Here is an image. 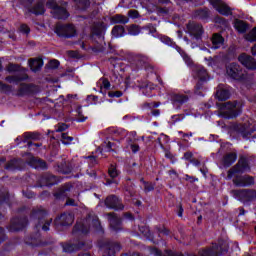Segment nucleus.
I'll return each mask as SVG.
<instances>
[{"instance_id":"nucleus-46","label":"nucleus","mask_w":256,"mask_h":256,"mask_svg":"<svg viewBox=\"0 0 256 256\" xmlns=\"http://www.w3.org/2000/svg\"><path fill=\"white\" fill-rule=\"evenodd\" d=\"M232 181L236 185V187H245V175L235 176Z\"/></svg>"},{"instance_id":"nucleus-63","label":"nucleus","mask_w":256,"mask_h":256,"mask_svg":"<svg viewBox=\"0 0 256 256\" xmlns=\"http://www.w3.org/2000/svg\"><path fill=\"white\" fill-rule=\"evenodd\" d=\"M102 85H103L104 89H110L111 82H109V80L107 78H103L102 79Z\"/></svg>"},{"instance_id":"nucleus-22","label":"nucleus","mask_w":256,"mask_h":256,"mask_svg":"<svg viewBox=\"0 0 256 256\" xmlns=\"http://www.w3.org/2000/svg\"><path fill=\"white\" fill-rule=\"evenodd\" d=\"M105 31H107V25L104 22H98L92 28V35H95L98 39H103Z\"/></svg>"},{"instance_id":"nucleus-44","label":"nucleus","mask_w":256,"mask_h":256,"mask_svg":"<svg viewBox=\"0 0 256 256\" xmlns=\"http://www.w3.org/2000/svg\"><path fill=\"white\" fill-rule=\"evenodd\" d=\"M9 201V191L5 188L0 189V205Z\"/></svg>"},{"instance_id":"nucleus-23","label":"nucleus","mask_w":256,"mask_h":256,"mask_svg":"<svg viewBox=\"0 0 256 256\" xmlns=\"http://www.w3.org/2000/svg\"><path fill=\"white\" fill-rule=\"evenodd\" d=\"M71 187L70 184H64L62 187L58 188L54 193L55 199H65L66 197H69Z\"/></svg>"},{"instance_id":"nucleus-9","label":"nucleus","mask_w":256,"mask_h":256,"mask_svg":"<svg viewBox=\"0 0 256 256\" xmlns=\"http://www.w3.org/2000/svg\"><path fill=\"white\" fill-rule=\"evenodd\" d=\"M99 247L102 251V256H115L117 251H121V246L119 243L111 242L109 240H104L102 245Z\"/></svg>"},{"instance_id":"nucleus-40","label":"nucleus","mask_w":256,"mask_h":256,"mask_svg":"<svg viewBox=\"0 0 256 256\" xmlns=\"http://www.w3.org/2000/svg\"><path fill=\"white\" fill-rule=\"evenodd\" d=\"M111 33L113 37H116V38L123 37L125 35V27L121 25H116L112 28Z\"/></svg>"},{"instance_id":"nucleus-49","label":"nucleus","mask_w":256,"mask_h":256,"mask_svg":"<svg viewBox=\"0 0 256 256\" xmlns=\"http://www.w3.org/2000/svg\"><path fill=\"white\" fill-rule=\"evenodd\" d=\"M19 71H21V66H19V64H13V63L8 64L7 66L8 73H17Z\"/></svg>"},{"instance_id":"nucleus-51","label":"nucleus","mask_w":256,"mask_h":256,"mask_svg":"<svg viewBox=\"0 0 256 256\" xmlns=\"http://www.w3.org/2000/svg\"><path fill=\"white\" fill-rule=\"evenodd\" d=\"M61 141L64 145H70L71 141H73V137L69 136L67 133H62Z\"/></svg>"},{"instance_id":"nucleus-26","label":"nucleus","mask_w":256,"mask_h":256,"mask_svg":"<svg viewBox=\"0 0 256 256\" xmlns=\"http://www.w3.org/2000/svg\"><path fill=\"white\" fill-rule=\"evenodd\" d=\"M212 49H221L225 44V38L219 33H214L211 37Z\"/></svg>"},{"instance_id":"nucleus-19","label":"nucleus","mask_w":256,"mask_h":256,"mask_svg":"<svg viewBox=\"0 0 256 256\" xmlns=\"http://www.w3.org/2000/svg\"><path fill=\"white\" fill-rule=\"evenodd\" d=\"M238 61H240V63L242 65H244V67H246V69H256V61L255 58H253L250 55H247L245 53L241 54L238 57Z\"/></svg>"},{"instance_id":"nucleus-53","label":"nucleus","mask_w":256,"mask_h":256,"mask_svg":"<svg viewBox=\"0 0 256 256\" xmlns=\"http://www.w3.org/2000/svg\"><path fill=\"white\" fill-rule=\"evenodd\" d=\"M255 184V178L253 176L244 175V187Z\"/></svg>"},{"instance_id":"nucleus-15","label":"nucleus","mask_w":256,"mask_h":256,"mask_svg":"<svg viewBox=\"0 0 256 256\" xmlns=\"http://www.w3.org/2000/svg\"><path fill=\"white\" fill-rule=\"evenodd\" d=\"M187 30L195 39H201V35H203V26L199 23L189 22L187 24Z\"/></svg>"},{"instance_id":"nucleus-41","label":"nucleus","mask_w":256,"mask_h":256,"mask_svg":"<svg viewBox=\"0 0 256 256\" xmlns=\"http://www.w3.org/2000/svg\"><path fill=\"white\" fill-rule=\"evenodd\" d=\"M93 248V244H91V242L89 241H83V240H79L76 242V249H83L84 251H88V249H92Z\"/></svg>"},{"instance_id":"nucleus-7","label":"nucleus","mask_w":256,"mask_h":256,"mask_svg":"<svg viewBox=\"0 0 256 256\" xmlns=\"http://www.w3.org/2000/svg\"><path fill=\"white\" fill-rule=\"evenodd\" d=\"M232 195L242 203H249L251 201H255L256 199V190L253 189H241V190H233Z\"/></svg>"},{"instance_id":"nucleus-18","label":"nucleus","mask_w":256,"mask_h":256,"mask_svg":"<svg viewBox=\"0 0 256 256\" xmlns=\"http://www.w3.org/2000/svg\"><path fill=\"white\" fill-rule=\"evenodd\" d=\"M35 91H37V86L33 84L22 83L18 88L17 95L18 97H25V95H31L35 93Z\"/></svg>"},{"instance_id":"nucleus-56","label":"nucleus","mask_w":256,"mask_h":256,"mask_svg":"<svg viewBox=\"0 0 256 256\" xmlns=\"http://www.w3.org/2000/svg\"><path fill=\"white\" fill-rule=\"evenodd\" d=\"M0 91H3L4 93H11L12 87L11 85L0 82Z\"/></svg>"},{"instance_id":"nucleus-14","label":"nucleus","mask_w":256,"mask_h":256,"mask_svg":"<svg viewBox=\"0 0 256 256\" xmlns=\"http://www.w3.org/2000/svg\"><path fill=\"white\" fill-rule=\"evenodd\" d=\"M213 7L220 13V15H224L226 17H229V15H232L231 8L223 2V0H213Z\"/></svg>"},{"instance_id":"nucleus-10","label":"nucleus","mask_w":256,"mask_h":256,"mask_svg":"<svg viewBox=\"0 0 256 256\" xmlns=\"http://www.w3.org/2000/svg\"><path fill=\"white\" fill-rule=\"evenodd\" d=\"M105 217H107L108 223L112 231H115L116 233L119 231H123V220L121 219V217H119V215H117V213H106Z\"/></svg>"},{"instance_id":"nucleus-43","label":"nucleus","mask_w":256,"mask_h":256,"mask_svg":"<svg viewBox=\"0 0 256 256\" xmlns=\"http://www.w3.org/2000/svg\"><path fill=\"white\" fill-rule=\"evenodd\" d=\"M120 174L121 172L117 170V167L111 164L108 169V175L111 177V179H116V177H119Z\"/></svg>"},{"instance_id":"nucleus-48","label":"nucleus","mask_w":256,"mask_h":256,"mask_svg":"<svg viewBox=\"0 0 256 256\" xmlns=\"http://www.w3.org/2000/svg\"><path fill=\"white\" fill-rule=\"evenodd\" d=\"M139 231L142 235H144L146 237V239H152L151 236V230H149V227L147 226H140L139 227Z\"/></svg>"},{"instance_id":"nucleus-42","label":"nucleus","mask_w":256,"mask_h":256,"mask_svg":"<svg viewBox=\"0 0 256 256\" xmlns=\"http://www.w3.org/2000/svg\"><path fill=\"white\" fill-rule=\"evenodd\" d=\"M76 3V6L80 11H87L89 9V6L91 5V2L89 0H74Z\"/></svg>"},{"instance_id":"nucleus-20","label":"nucleus","mask_w":256,"mask_h":256,"mask_svg":"<svg viewBox=\"0 0 256 256\" xmlns=\"http://www.w3.org/2000/svg\"><path fill=\"white\" fill-rule=\"evenodd\" d=\"M216 97L218 101H227L231 97V93L224 84H219L216 88Z\"/></svg>"},{"instance_id":"nucleus-6","label":"nucleus","mask_w":256,"mask_h":256,"mask_svg":"<svg viewBox=\"0 0 256 256\" xmlns=\"http://www.w3.org/2000/svg\"><path fill=\"white\" fill-rule=\"evenodd\" d=\"M55 33L58 37L64 39H71L77 36V28L73 24H57L55 27Z\"/></svg>"},{"instance_id":"nucleus-64","label":"nucleus","mask_w":256,"mask_h":256,"mask_svg":"<svg viewBox=\"0 0 256 256\" xmlns=\"http://www.w3.org/2000/svg\"><path fill=\"white\" fill-rule=\"evenodd\" d=\"M106 149H107V151H115V143L107 142Z\"/></svg>"},{"instance_id":"nucleus-24","label":"nucleus","mask_w":256,"mask_h":256,"mask_svg":"<svg viewBox=\"0 0 256 256\" xmlns=\"http://www.w3.org/2000/svg\"><path fill=\"white\" fill-rule=\"evenodd\" d=\"M238 133L241 134L243 139H249L251 137V134L253 133V126L249 125L248 123L240 124L237 126Z\"/></svg>"},{"instance_id":"nucleus-30","label":"nucleus","mask_w":256,"mask_h":256,"mask_svg":"<svg viewBox=\"0 0 256 256\" xmlns=\"http://www.w3.org/2000/svg\"><path fill=\"white\" fill-rule=\"evenodd\" d=\"M26 79H29V75L26 73L19 72L16 75L7 76L6 81L8 83H21V81H26Z\"/></svg>"},{"instance_id":"nucleus-38","label":"nucleus","mask_w":256,"mask_h":256,"mask_svg":"<svg viewBox=\"0 0 256 256\" xmlns=\"http://www.w3.org/2000/svg\"><path fill=\"white\" fill-rule=\"evenodd\" d=\"M23 137V143H27L28 141H39V139H41V134L38 132H26L23 134Z\"/></svg>"},{"instance_id":"nucleus-2","label":"nucleus","mask_w":256,"mask_h":256,"mask_svg":"<svg viewBox=\"0 0 256 256\" xmlns=\"http://www.w3.org/2000/svg\"><path fill=\"white\" fill-rule=\"evenodd\" d=\"M47 217V210L43 207H36L32 210L30 214V219H34L36 222V229H42V231H49V226L51 225L53 219H46Z\"/></svg>"},{"instance_id":"nucleus-61","label":"nucleus","mask_w":256,"mask_h":256,"mask_svg":"<svg viewBox=\"0 0 256 256\" xmlns=\"http://www.w3.org/2000/svg\"><path fill=\"white\" fill-rule=\"evenodd\" d=\"M128 16L132 17L133 19H137L139 17V12L137 10H129Z\"/></svg>"},{"instance_id":"nucleus-27","label":"nucleus","mask_w":256,"mask_h":256,"mask_svg":"<svg viewBox=\"0 0 256 256\" xmlns=\"http://www.w3.org/2000/svg\"><path fill=\"white\" fill-rule=\"evenodd\" d=\"M28 164L31 167H34V169H47V162L35 156H32L28 159Z\"/></svg>"},{"instance_id":"nucleus-12","label":"nucleus","mask_w":256,"mask_h":256,"mask_svg":"<svg viewBox=\"0 0 256 256\" xmlns=\"http://www.w3.org/2000/svg\"><path fill=\"white\" fill-rule=\"evenodd\" d=\"M105 206L108 209H114V211H123L125 209V205H123V201L117 197L116 195L108 196L105 201Z\"/></svg>"},{"instance_id":"nucleus-31","label":"nucleus","mask_w":256,"mask_h":256,"mask_svg":"<svg viewBox=\"0 0 256 256\" xmlns=\"http://www.w3.org/2000/svg\"><path fill=\"white\" fill-rule=\"evenodd\" d=\"M28 11L29 13H33V15H43L45 13V3L38 1L33 7H30Z\"/></svg>"},{"instance_id":"nucleus-25","label":"nucleus","mask_w":256,"mask_h":256,"mask_svg":"<svg viewBox=\"0 0 256 256\" xmlns=\"http://www.w3.org/2000/svg\"><path fill=\"white\" fill-rule=\"evenodd\" d=\"M26 242L28 243V245H32V247H41L43 245H48L47 242H43L40 233H36L35 235L30 236L26 240Z\"/></svg>"},{"instance_id":"nucleus-32","label":"nucleus","mask_w":256,"mask_h":256,"mask_svg":"<svg viewBox=\"0 0 256 256\" xmlns=\"http://www.w3.org/2000/svg\"><path fill=\"white\" fill-rule=\"evenodd\" d=\"M150 253L151 255H155V256H185L183 255V253L173 252L171 250H166L165 253L163 254L161 250L157 248H151Z\"/></svg>"},{"instance_id":"nucleus-37","label":"nucleus","mask_w":256,"mask_h":256,"mask_svg":"<svg viewBox=\"0 0 256 256\" xmlns=\"http://www.w3.org/2000/svg\"><path fill=\"white\" fill-rule=\"evenodd\" d=\"M111 22L114 24L126 25V23H129V17L122 14H116L111 17Z\"/></svg>"},{"instance_id":"nucleus-50","label":"nucleus","mask_w":256,"mask_h":256,"mask_svg":"<svg viewBox=\"0 0 256 256\" xmlns=\"http://www.w3.org/2000/svg\"><path fill=\"white\" fill-rule=\"evenodd\" d=\"M178 52L180 53L181 57L184 59L185 63H187L188 65H193V60L191 59V57H189V55H187V53H185V51L179 48Z\"/></svg>"},{"instance_id":"nucleus-45","label":"nucleus","mask_w":256,"mask_h":256,"mask_svg":"<svg viewBox=\"0 0 256 256\" xmlns=\"http://www.w3.org/2000/svg\"><path fill=\"white\" fill-rule=\"evenodd\" d=\"M138 61H140V63H143V65H145V69H147L148 71H153V69H155L153 65L147 63V61H149V58L145 56H140L138 58Z\"/></svg>"},{"instance_id":"nucleus-29","label":"nucleus","mask_w":256,"mask_h":256,"mask_svg":"<svg viewBox=\"0 0 256 256\" xmlns=\"http://www.w3.org/2000/svg\"><path fill=\"white\" fill-rule=\"evenodd\" d=\"M41 182L47 187H51L53 185H57V183H59V179L53 174H44L41 178Z\"/></svg>"},{"instance_id":"nucleus-60","label":"nucleus","mask_w":256,"mask_h":256,"mask_svg":"<svg viewBox=\"0 0 256 256\" xmlns=\"http://www.w3.org/2000/svg\"><path fill=\"white\" fill-rule=\"evenodd\" d=\"M87 159L90 161V166L95 167L97 165V156H88Z\"/></svg>"},{"instance_id":"nucleus-36","label":"nucleus","mask_w":256,"mask_h":256,"mask_svg":"<svg viewBox=\"0 0 256 256\" xmlns=\"http://www.w3.org/2000/svg\"><path fill=\"white\" fill-rule=\"evenodd\" d=\"M211 15V11L207 8H200L194 12V17L197 19H202L203 21L207 20V18Z\"/></svg>"},{"instance_id":"nucleus-1","label":"nucleus","mask_w":256,"mask_h":256,"mask_svg":"<svg viewBox=\"0 0 256 256\" xmlns=\"http://www.w3.org/2000/svg\"><path fill=\"white\" fill-rule=\"evenodd\" d=\"M91 227L96 229V231L101 229V222L99 221V217L95 216V214H88L83 222H77L72 233L73 235H87Z\"/></svg>"},{"instance_id":"nucleus-4","label":"nucleus","mask_w":256,"mask_h":256,"mask_svg":"<svg viewBox=\"0 0 256 256\" xmlns=\"http://www.w3.org/2000/svg\"><path fill=\"white\" fill-rule=\"evenodd\" d=\"M241 114V104L237 101L225 102L220 107V115L224 119H234Z\"/></svg>"},{"instance_id":"nucleus-58","label":"nucleus","mask_w":256,"mask_h":256,"mask_svg":"<svg viewBox=\"0 0 256 256\" xmlns=\"http://www.w3.org/2000/svg\"><path fill=\"white\" fill-rule=\"evenodd\" d=\"M67 129H69V126L65 123H62V124H58V128L56 129V131L58 133H63V131H67Z\"/></svg>"},{"instance_id":"nucleus-8","label":"nucleus","mask_w":256,"mask_h":256,"mask_svg":"<svg viewBox=\"0 0 256 256\" xmlns=\"http://www.w3.org/2000/svg\"><path fill=\"white\" fill-rule=\"evenodd\" d=\"M244 171H249V163L245 157H240L238 163L230 168L227 172V179H233L237 173H243Z\"/></svg>"},{"instance_id":"nucleus-59","label":"nucleus","mask_w":256,"mask_h":256,"mask_svg":"<svg viewBox=\"0 0 256 256\" xmlns=\"http://www.w3.org/2000/svg\"><path fill=\"white\" fill-rule=\"evenodd\" d=\"M108 97H123V92L121 91H110L108 92Z\"/></svg>"},{"instance_id":"nucleus-39","label":"nucleus","mask_w":256,"mask_h":256,"mask_svg":"<svg viewBox=\"0 0 256 256\" xmlns=\"http://www.w3.org/2000/svg\"><path fill=\"white\" fill-rule=\"evenodd\" d=\"M61 246L65 253H73V251H77V242H65L62 243Z\"/></svg>"},{"instance_id":"nucleus-33","label":"nucleus","mask_w":256,"mask_h":256,"mask_svg":"<svg viewBox=\"0 0 256 256\" xmlns=\"http://www.w3.org/2000/svg\"><path fill=\"white\" fill-rule=\"evenodd\" d=\"M194 77H196L200 81H207V79H209V74L207 73V70L205 68L198 67L194 71Z\"/></svg>"},{"instance_id":"nucleus-11","label":"nucleus","mask_w":256,"mask_h":256,"mask_svg":"<svg viewBox=\"0 0 256 256\" xmlns=\"http://www.w3.org/2000/svg\"><path fill=\"white\" fill-rule=\"evenodd\" d=\"M224 251H227V246H217V244H214L208 248H204L198 252V255L193 256H218L221 255V253H224Z\"/></svg>"},{"instance_id":"nucleus-34","label":"nucleus","mask_w":256,"mask_h":256,"mask_svg":"<svg viewBox=\"0 0 256 256\" xmlns=\"http://www.w3.org/2000/svg\"><path fill=\"white\" fill-rule=\"evenodd\" d=\"M234 27L238 33H247V29H249V23L243 20L236 19Z\"/></svg>"},{"instance_id":"nucleus-62","label":"nucleus","mask_w":256,"mask_h":256,"mask_svg":"<svg viewBox=\"0 0 256 256\" xmlns=\"http://www.w3.org/2000/svg\"><path fill=\"white\" fill-rule=\"evenodd\" d=\"M50 69H57L59 67V61L58 60H51L49 62Z\"/></svg>"},{"instance_id":"nucleus-17","label":"nucleus","mask_w":256,"mask_h":256,"mask_svg":"<svg viewBox=\"0 0 256 256\" xmlns=\"http://www.w3.org/2000/svg\"><path fill=\"white\" fill-rule=\"evenodd\" d=\"M25 167V162L21 158H14L5 165L7 171H21Z\"/></svg>"},{"instance_id":"nucleus-16","label":"nucleus","mask_w":256,"mask_h":256,"mask_svg":"<svg viewBox=\"0 0 256 256\" xmlns=\"http://www.w3.org/2000/svg\"><path fill=\"white\" fill-rule=\"evenodd\" d=\"M75 217L71 213H62L60 217L55 220V225H60L61 227H69L73 225Z\"/></svg>"},{"instance_id":"nucleus-5","label":"nucleus","mask_w":256,"mask_h":256,"mask_svg":"<svg viewBox=\"0 0 256 256\" xmlns=\"http://www.w3.org/2000/svg\"><path fill=\"white\" fill-rule=\"evenodd\" d=\"M226 73L230 79L234 81H245V71L241 67V65L237 63H230L226 66Z\"/></svg>"},{"instance_id":"nucleus-54","label":"nucleus","mask_w":256,"mask_h":256,"mask_svg":"<svg viewBox=\"0 0 256 256\" xmlns=\"http://www.w3.org/2000/svg\"><path fill=\"white\" fill-rule=\"evenodd\" d=\"M185 119V114H177L171 117L172 124L179 123V121H183Z\"/></svg>"},{"instance_id":"nucleus-28","label":"nucleus","mask_w":256,"mask_h":256,"mask_svg":"<svg viewBox=\"0 0 256 256\" xmlns=\"http://www.w3.org/2000/svg\"><path fill=\"white\" fill-rule=\"evenodd\" d=\"M235 161H237V153L230 152L223 156L222 165L227 169L228 167H231Z\"/></svg>"},{"instance_id":"nucleus-57","label":"nucleus","mask_w":256,"mask_h":256,"mask_svg":"<svg viewBox=\"0 0 256 256\" xmlns=\"http://www.w3.org/2000/svg\"><path fill=\"white\" fill-rule=\"evenodd\" d=\"M20 33H23L24 35H28L31 33V28L27 24H21L19 28Z\"/></svg>"},{"instance_id":"nucleus-3","label":"nucleus","mask_w":256,"mask_h":256,"mask_svg":"<svg viewBox=\"0 0 256 256\" xmlns=\"http://www.w3.org/2000/svg\"><path fill=\"white\" fill-rule=\"evenodd\" d=\"M47 8L51 9V14L54 19H68L69 12L67 11V2H57L55 0H48Z\"/></svg>"},{"instance_id":"nucleus-47","label":"nucleus","mask_w":256,"mask_h":256,"mask_svg":"<svg viewBox=\"0 0 256 256\" xmlns=\"http://www.w3.org/2000/svg\"><path fill=\"white\" fill-rule=\"evenodd\" d=\"M129 35H139L141 33V29H139V26L132 24L127 27Z\"/></svg>"},{"instance_id":"nucleus-55","label":"nucleus","mask_w":256,"mask_h":256,"mask_svg":"<svg viewBox=\"0 0 256 256\" xmlns=\"http://www.w3.org/2000/svg\"><path fill=\"white\" fill-rule=\"evenodd\" d=\"M155 190V184L153 182H144V191L150 193V191Z\"/></svg>"},{"instance_id":"nucleus-52","label":"nucleus","mask_w":256,"mask_h":256,"mask_svg":"<svg viewBox=\"0 0 256 256\" xmlns=\"http://www.w3.org/2000/svg\"><path fill=\"white\" fill-rule=\"evenodd\" d=\"M245 39L247 41H256V27H254L248 34H246Z\"/></svg>"},{"instance_id":"nucleus-21","label":"nucleus","mask_w":256,"mask_h":256,"mask_svg":"<svg viewBox=\"0 0 256 256\" xmlns=\"http://www.w3.org/2000/svg\"><path fill=\"white\" fill-rule=\"evenodd\" d=\"M171 101L173 106L176 107V109H181V105L189 101V96L185 94H174L171 97Z\"/></svg>"},{"instance_id":"nucleus-13","label":"nucleus","mask_w":256,"mask_h":256,"mask_svg":"<svg viewBox=\"0 0 256 256\" xmlns=\"http://www.w3.org/2000/svg\"><path fill=\"white\" fill-rule=\"evenodd\" d=\"M27 217L23 216L21 218H14L11 220L9 231L12 233L15 231H21L22 229H25L27 227Z\"/></svg>"},{"instance_id":"nucleus-35","label":"nucleus","mask_w":256,"mask_h":256,"mask_svg":"<svg viewBox=\"0 0 256 256\" xmlns=\"http://www.w3.org/2000/svg\"><path fill=\"white\" fill-rule=\"evenodd\" d=\"M29 65L31 71L37 72L43 67V59L41 58H32L29 60Z\"/></svg>"}]
</instances>
